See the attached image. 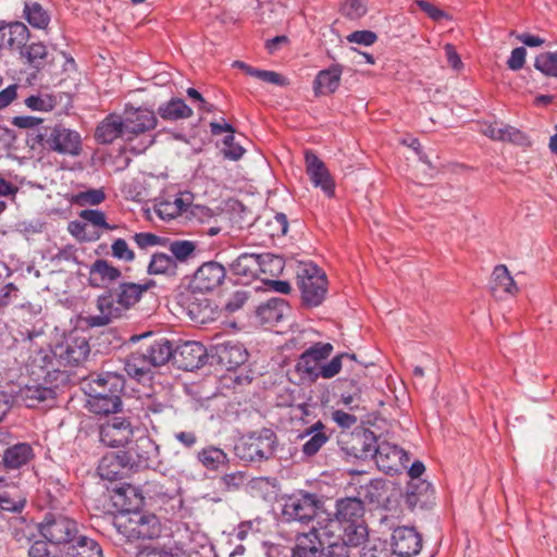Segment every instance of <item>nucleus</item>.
Here are the masks:
<instances>
[{
    "label": "nucleus",
    "mask_w": 557,
    "mask_h": 557,
    "mask_svg": "<svg viewBox=\"0 0 557 557\" xmlns=\"http://www.w3.org/2000/svg\"><path fill=\"white\" fill-rule=\"evenodd\" d=\"M124 371L129 379L143 385L151 383L154 376L153 367L139 346L125 357Z\"/></svg>",
    "instance_id": "obj_27"
},
{
    "label": "nucleus",
    "mask_w": 557,
    "mask_h": 557,
    "mask_svg": "<svg viewBox=\"0 0 557 557\" xmlns=\"http://www.w3.org/2000/svg\"><path fill=\"white\" fill-rule=\"evenodd\" d=\"M177 267L175 259L171 255L164 252H154L151 256L150 262L147 268V272L150 275L159 274H176Z\"/></svg>",
    "instance_id": "obj_48"
},
{
    "label": "nucleus",
    "mask_w": 557,
    "mask_h": 557,
    "mask_svg": "<svg viewBox=\"0 0 557 557\" xmlns=\"http://www.w3.org/2000/svg\"><path fill=\"white\" fill-rule=\"evenodd\" d=\"M26 144L32 150L38 152L78 156L82 151L79 133L61 123L41 125L36 129L28 131Z\"/></svg>",
    "instance_id": "obj_4"
},
{
    "label": "nucleus",
    "mask_w": 557,
    "mask_h": 557,
    "mask_svg": "<svg viewBox=\"0 0 557 557\" xmlns=\"http://www.w3.org/2000/svg\"><path fill=\"white\" fill-rule=\"evenodd\" d=\"M88 391H101V394L122 395L125 389V377L123 374L113 371H102L89 375L87 383Z\"/></svg>",
    "instance_id": "obj_29"
},
{
    "label": "nucleus",
    "mask_w": 557,
    "mask_h": 557,
    "mask_svg": "<svg viewBox=\"0 0 557 557\" xmlns=\"http://www.w3.org/2000/svg\"><path fill=\"white\" fill-rule=\"evenodd\" d=\"M169 251L173 259H175V264L185 263L189 260L194 259L198 251L197 243L187 239H175L169 243Z\"/></svg>",
    "instance_id": "obj_47"
},
{
    "label": "nucleus",
    "mask_w": 557,
    "mask_h": 557,
    "mask_svg": "<svg viewBox=\"0 0 557 557\" xmlns=\"http://www.w3.org/2000/svg\"><path fill=\"white\" fill-rule=\"evenodd\" d=\"M331 435L332 431H330L321 420H318L311 426L306 429L301 435V437L310 436V438L302 445V454L307 457H313L331 438Z\"/></svg>",
    "instance_id": "obj_39"
},
{
    "label": "nucleus",
    "mask_w": 557,
    "mask_h": 557,
    "mask_svg": "<svg viewBox=\"0 0 557 557\" xmlns=\"http://www.w3.org/2000/svg\"><path fill=\"white\" fill-rule=\"evenodd\" d=\"M282 517L286 522L308 525L313 522L324 507V500L315 493L297 490L282 497Z\"/></svg>",
    "instance_id": "obj_9"
},
{
    "label": "nucleus",
    "mask_w": 557,
    "mask_h": 557,
    "mask_svg": "<svg viewBox=\"0 0 557 557\" xmlns=\"http://www.w3.org/2000/svg\"><path fill=\"white\" fill-rule=\"evenodd\" d=\"M364 503L359 497H341L335 502V511L319 518L317 525L325 536L341 534L355 545H362L369 536Z\"/></svg>",
    "instance_id": "obj_1"
},
{
    "label": "nucleus",
    "mask_w": 557,
    "mask_h": 557,
    "mask_svg": "<svg viewBox=\"0 0 557 557\" xmlns=\"http://www.w3.org/2000/svg\"><path fill=\"white\" fill-rule=\"evenodd\" d=\"M331 343L317 342L307 348L297 359L295 371L299 380L305 383H314L320 377V367L333 352Z\"/></svg>",
    "instance_id": "obj_14"
},
{
    "label": "nucleus",
    "mask_w": 557,
    "mask_h": 557,
    "mask_svg": "<svg viewBox=\"0 0 557 557\" xmlns=\"http://www.w3.org/2000/svg\"><path fill=\"white\" fill-rule=\"evenodd\" d=\"M391 547L398 557L416 556L422 548V535L414 527H397L392 532Z\"/></svg>",
    "instance_id": "obj_24"
},
{
    "label": "nucleus",
    "mask_w": 557,
    "mask_h": 557,
    "mask_svg": "<svg viewBox=\"0 0 557 557\" xmlns=\"http://www.w3.org/2000/svg\"><path fill=\"white\" fill-rule=\"evenodd\" d=\"M278 441L276 433L270 428L243 435L234 446L237 458L244 462H262L272 458Z\"/></svg>",
    "instance_id": "obj_8"
},
{
    "label": "nucleus",
    "mask_w": 557,
    "mask_h": 557,
    "mask_svg": "<svg viewBox=\"0 0 557 557\" xmlns=\"http://www.w3.org/2000/svg\"><path fill=\"white\" fill-rule=\"evenodd\" d=\"M161 523L156 515L134 511L124 524V534L127 537L152 540L159 537Z\"/></svg>",
    "instance_id": "obj_25"
},
{
    "label": "nucleus",
    "mask_w": 557,
    "mask_h": 557,
    "mask_svg": "<svg viewBox=\"0 0 557 557\" xmlns=\"http://www.w3.org/2000/svg\"><path fill=\"white\" fill-rule=\"evenodd\" d=\"M414 4L434 22L451 18L446 11L428 0H414Z\"/></svg>",
    "instance_id": "obj_60"
},
{
    "label": "nucleus",
    "mask_w": 557,
    "mask_h": 557,
    "mask_svg": "<svg viewBox=\"0 0 557 557\" xmlns=\"http://www.w3.org/2000/svg\"><path fill=\"white\" fill-rule=\"evenodd\" d=\"M372 459L375 460L379 470L394 475L407 469L409 454L396 444L376 440Z\"/></svg>",
    "instance_id": "obj_17"
},
{
    "label": "nucleus",
    "mask_w": 557,
    "mask_h": 557,
    "mask_svg": "<svg viewBox=\"0 0 557 557\" xmlns=\"http://www.w3.org/2000/svg\"><path fill=\"white\" fill-rule=\"evenodd\" d=\"M290 311L287 300L273 297L257 307L256 313L264 324L275 325Z\"/></svg>",
    "instance_id": "obj_37"
},
{
    "label": "nucleus",
    "mask_w": 557,
    "mask_h": 557,
    "mask_svg": "<svg viewBox=\"0 0 557 557\" xmlns=\"http://www.w3.org/2000/svg\"><path fill=\"white\" fill-rule=\"evenodd\" d=\"M209 358V349L201 343L188 341L173 347V364L183 371L201 368Z\"/></svg>",
    "instance_id": "obj_20"
},
{
    "label": "nucleus",
    "mask_w": 557,
    "mask_h": 557,
    "mask_svg": "<svg viewBox=\"0 0 557 557\" xmlns=\"http://www.w3.org/2000/svg\"><path fill=\"white\" fill-rule=\"evenodd\" d=\"M406 504L409 509H429L435 504V491L430 482L409 481L406 491Z\"/></svg>",
    "instance_id": "obj_28"
},
{
    "label": "nucleus",
    "mask_w": 557,
    "mask_h": 557,
    "mask_svg": "<svg viewBox=\"0 0 557 557\" xmlns=\"http://www.w3.org/2000/svg\"><path fill=\"white\" fill-rule=\"evenodd\" d=\"M198 462L208 471H219L230 462L227 454L220 447L208 445L197 453Z\"/></svg>",
    "instance_id": "obj_42"
},
{
    "label": "nucleus",
    "mask_w": 557,
    "mask_h": 557,
    "mask_svg": "<svg viewBox=\"0 0 557 557\" xmlns=\"http://www.w3.org/2000/svg\"><path fill=\"white\" fill-rule=\"evenodd\" d=\"M354 376L341 377L336 381L335 389L342 403L350 408H358L362 403V396L368 386L360 373L364 374L363 367L358 363L354 370Z\"/></svg>",
    "instance_id": "obj_22"
},
{
    "label": "nucleus",
    "mask_w": 557,
    "mask_h": 557,
    "mask_svg": "<svg viewBox=\"0 0 557 557\" xmlns=\"http://www.w3.org/2000/svg\"><path fill=\"white\" fill-rule=\"evenodd\" d=\"M25 104L33 111L49 112L54 109L55 100L53 97L46 95H32L25 99Z\"/></svg>",
    "instance_id": "obj_59"
},
{
    "label": "nucleus",
    "mask_w": 557,
    "mask_h": 557,
    "mask_svg": "<svg viewBox=\"0 0 557 557\" xmlns=\"http://www.w3.org/2000/svg\"><path fill=\"white\" fill-rule=\"evenodd\" d=\"M323 543L322 557H352L351 548L359 545L351 544L345 536L336 534L335 536H322Z\"/></svg>",
    "instance_id": "obj_43"
},
{
    "label": "nucleus",
    "mask_w": 557,
    "mask_h": 557,
    "mask_svg": "<svg viewBox=\"0 0 557 557\" xmlns=\"http://www.w3.org/2000/svg\"><path fill=\"white\" fill-rule=\"evenodd\" d=\"M133 239L141 249L157 245H164L165 242L169 240L168 238L161 237L157 234L149 232L135 233Z\"/></svg>",
    "instance_id": "obj_63"
},
{
    "label": "nucleus",
    "mask_w": 557,
    "mask_h": 557,
    "mask_svg": "<svg viewBox=\"0 0 557 557\" xmlns=\"http://www.w3.org/2000/svg\"><path fill=\"white\" fill-rule=\"evenodd\" d=\"M295 280L302 308L313 309L323 304L329 292V280L323 269L312 261H298Z\"/></svg>",
    "instance_id": "obj_7"
},
{
    "label": "nucleus",
    "mask_w": 557,
    "mask_h": 557,
    "mask_svg": "<svg viewBox=\"0 0 557 557\" xmlns=\"http://www.w3.org/2000/svg\"><path fill=\"white\" fill-rule=\"evenodd\" d=\"M123 456V451L109 453L104 455L99 461L97 468L98 474L103 480L108 481H116L122 479L124 470L128 469V463H126Z\"/></svg>",
    "instance_id": "obj_38"
},
{
    "label": "nucleus",
    "mask_w": 557,
    "mask_h": 557,
    "mask_svg": "<svg viewBox=\"0 0 557 557\" xmlns=\"http://www.w3.org/2000/svg\"><path fill=\"white\" fill-rule=\"evenodd\" d=\"M9 38L7 45L11 50L20 52L30 38L28 27L20 21L7 22Z\"/></svg>",
    "instance_id": "obj_46"
},
{
    "label": "nucleus",
    "mask_w": 557,
    "mask_h": 557,
    "mask_svg": "<svg viewBox=\"0 0 557 557\" xmlns=\"http://www.w3.org/2000/svg\"><path fill=\"white\" fill-rule=\"evenodd\" d=\"M62 557H103L101 545L81 532L61 552Z\"/></svg>",
    "instance_id": "obj_36"
},
{
    "label": "nucleus",
    "mask_w": 557,
    "mask_h": 557,
    "mask_svg": "<svg viewBox=\"0 0 557 557\" xmlns=\"http://www.w3.org/2000/svg\"><path fill=\"white\" fill-rule=\"evenodd\" d=\"M104 199L106 194L102 189H88L74 195L72 201L78 206H97Z\"/></svg>",
    "instance_id": "obj_58"
},
{
    "label": "nucleus",
    "mask_w": 557,
    "mask_h": 557,
    "mask_svg": "<svg viewBox=\"0 0 557 557\" xmlns=\"http://www.w3.org/2000/svg\"><path fill=\"white\" fill-rule=\"evenodd\" d=\"M26 497L22 494L12 496L9 492L0 494V511L21 513L26 506Z\"/></svg>",
    "instance_id": "obj_55"
},
{
    "label": "nucleus",
    "mask_w": 557,
    "mask_h": 557,
    "mask_svg": "<svg viewBox=\"0 0 557 557\" xmlns=\"http://www.w3.org/2000/svg\"><path fill=\"white\" fill-rule=\"evenodd\" d=\"M134 428L128 418L113 416L100 425L99 437L108 447H121L129 443Z\"/></svg>",
    "instance_id": "obj_21"
},
{
    "label": "nucleus",
    "mask_w": 557,
    "mask_h": 557,
    "mask_svg": "<svg viewBox=\"0 0 557 557\" xmlns=\"http://www.w3.org/2000/svg\"><path fill=\"white\" fill-rule=\"evenodd\" d=\"M231 273L243 284H248L260 275L259 255L242 253L230 263Z\"/></svg>",
    "instance_id": "obj_35"
},
{
    "label": "nucleus",
    "mask_w": 557,
    "mask_h": 557,
    "mask_svg": "<svg viewBox=\"0 0 557 557\" xmlns=\"http://www.w3.org/2000/svg\"><path fill=\"white\" fill-rule=\"evenodd\" d=\"M79 216L95 227L108 231L116 228V225H111L107 222L104 212L97 209H85L81 211Z\"/></svg>",
    "instance_id": "obj_57"
},
{
    "label": "nucleus",
    "mask_w": 557,
    "mask_h": 557,
    "mask_svg": "<svg viewBox=\"0 0 557 557\" xmlns=\"http://www.w3.org/2000/svg\"><path fill=\"white\" fill-rule=\"evenodd\" d=\"M343 74V65L333 63L330 67L321 70L313 81V91L315 97L329 96L334 94L339 85Z\"/></svg>",
    "instance_id": "obj_33"
},
{
    "label": "nucleus",
    "mask_w": 557,
    "mask_h": 557,
    "mask_svg": "<svg viewBox=\"0 0 557 557\" xmlns=\"http://www.w3.org/2000/svg\"><path fill=\"white\" fill-rule=\"evenodd\" d=\"M221 121L222 122H211L210 132L213 136L221 135L222 133H227L226 136L223 138V156L228 160L237 161L245 153V149L239 144L235 143V127L231 123L225 122L224 119H221Z\"/></svg>",
    "instance_id": "obj_34"
},
{
    "label": "nucleus",
    "mask_w": 557,
    "mask_h": 557,
    "mask_svg": "<svg viewBox=\"0 0 557 557\" xmlns=\"http://www.w3.org/2000/svg\"><path fill=\"white\" fill-rule=\"evenodd\" d=\"M23 17L37 29H47L51 20L50 13L39 2L30 0L24 2Z\"/></svg>",
    "instance_id": "obj_45"
},
{
    "label": "nucleus",
    "mask_w": 557,
    "mask_h": 557,
    "mask_svg": "<svg viewBox=\"0 0 557 557\" xmlns=\"http://www.w3.org/2000/svg\"><path fill=\"white\" fill-rule=\"evenodd\" d=\"M339 12L348 20H360L368 12L367 0H343L339 4Z\"/></svg>",
    "instance_id": "obj_52"
},
{
    "label": "nucleus",
    "mask_w": 557,
    "mask_h": 557,
    "mask_svg": "<svg viewBox=\"0 0 557 557\" xmlns=\"http://www.w3.org/2000/svg\"><path fill=\"white\" fill-rule=\"evenodd\" d=\"M133 344H138L145 352L153 369L173 361V344L164 337H157L152 332L133 335L129 338Z\"/></svg>",
    "instance_id": "obj_18"
},
{
    "label": "nucleus",
    "mask_w": 557,
    "mask_h": 557,
    "mask_svg": "<svg viewBox=\"0 0 557 557\" xmlns=\"http://www.w3.org/2000/svg\"><path fill=\"white\" fill-rule=\"evenodd\" d=\"M112 257L124 262H132L135 260V252L128 247V244L123 238H116L111 245Z\"/></svg>",
    "instance_id": "obj_61"
},
{
    "label": "nucleus",
    "mask_w": 557,
    "mask_h": 557,
    "mask_svg": "<svg viewBox=\"0 0 557 557\" xmlns=\"http://www.w3.org/2000/svg\"><path fill=\"white\" fill-rule=\"evenodd\" d=\"M154 212L157 215L164 220V221H171L173 219H176L178 215V210H176L171 201V198H164L160 201H158L154 205Z\"/></svg>",
    "instance_id": "obj_64"
},
{
    "label": "nucleus",
    "mask_w": 557,
    "mask_h": 557,
    "mask_svg": "<svg viewBox=\"0 0 557 557\" xmlns=\"http://www.w3.org/2000/svg\"><path fill=\"white\" fill-rule=\"evenodd\" d=\"M44 493L50 510H59L64 504L66 488L59 480L49 478L45 482Z\"/></svg>",
    "instance_id": "obj_49"
},
{
    "label": "nucleus",
    "mask_w": 557,
    "mask_h": 557,
    "mask_svg": "<svg viewBox=\"0 0 557 557\" xmlns=\"http://www.w3.org/2000/svg\"><path fill=\"white\" fill-rule=\"evenodd\" d=\"M343 359H349L351 361H356V355L343 352V354L336 355L326 363L322 362V367H320V370H319L320 377L332 379L335 375H337L342 370Z\"/></svg>",
    "instance_id": "obj_53"
},
{
    "label": "nucleus",
    "mask_w": 557,
    "mask_h": 557,
    "mask_svg": "<svg viewBox=\"0 0 557 557\" xmlns=\"http://www.w3.org/2000/svg\"><path fill=\"white\" fill-rule=\"evenodd\" d=\"M534 67L546 76L557 77V52H542L534 60Z\"/></svg>",
    "instance_id": "obj_54"
},
{
    "label": "nucleus",
    "mask_w": 557,
    "mask_h": 557,
    "mask_svg": "<svg viewBox=\"0 0 557 557\" xmlns=\"http://www.w3.org/2000/svg\"><path fill=\"white\" fill-rule=\"evenodd\" d=\"M246 347L238 341H223L210 345V364H216L226 371H234L248 360Z\"/></svg>",
    "instance_id": "obj_15"
},
{
    "label": "nucleus",
    "mask_w": 557,
    "mask_h": 557,
    "mask_svg": "<svg viewBox=\"0 0 557 557\" xmlns=\"http://www.w3.org/2000/svg\"><path fill=\"white\" fill-rule=\"evenodd\" d=\"M156 286L151 278L144 283L120 282L116 289L109 290L107 295H98L96 307L99 314L88 315L85 323L88 327H101L109 325L114 319L123 314L138 304L145 292Z\"/></svg>",
    "instance_id": "obj_2"
},
{
    "label": "nucleus",
    "mask_w": 557,
    "mask_h": 557,
    "mask_svg": "<svg viewBox=\"0 0 557 557\" xmlns=\"http://www.w3.org/2000/svg\"><path fill=\"white\" fill-rule=\"evenodd\" d=\"M29 373H32V367L29 368ZM30 376L36 384L25 385L21 389L23 399L27 401V407H36L40 403L55 398L57 393L54 387L51 386L53 383H45L42 379L37 381L36 375L33 374Z\"/></svg>",
    "instance_id": "obj_40"
},
{
    "label": "nucleus",
    "mask_w": 557,
    "mask_h": 557,
    "mask_svg": "<svg viewBox=\"0 0 557 557\" xmlns=\"http://www.w3.org/2000/svg\"><path fill=\"white\" fill-rule=\"evenodd\" d=\"M145 492L148 495L152 506L163 513L168 520L182 517L183 496L177 483L164 480L163 482H148L145 485Z\"/></svg>",
    "instance_id": "obj_11"
},
{
    "label": "nucleus",
    "mask_w": 557,
    "mask_h": 557,
    "mask_svg": "<svg viewBox=\"0 0 557 557\" xmlns=\"http://www.w3.org/2000/svg\"><path fill=\"white\" fill-rule=\"evenodd\" d=\"M376 435L368 428L357 426L352 431L343 430L337 435V445L346 462H362L372 459Z\"/></svg>",
    "instance_id": "obj_10"
},
{
    "label": "nucleus",
    "mask_w": 557,
    "mask_h": 557,
    "mask_svg": "<svg viewBox=\"0 0 557 557\" xmlns=\"http://www.w3.org/2000/svg\"><path fill=\"white\" fill-rule=\"evenodd\" d=\"M154 112L156 115L166 122L186 120L191 117L194 114L193 109L184 99L178 97H172L170 100L162 102Z\"/></svg>",
    "instance_id": "obj_41"
},
{
    "label": "nucleus",
    "mask_w": 557,
    "mask_h": 557,
    "mask_svg": "<svg viewBox=\"0 0 557 557\" xmlns=\"http://www.w3.org/2000/svg\"><path fill=\"white\" fill-rule=\"evenodd\" d=\"M122 119L126 144L132 145L133 141L139 139L137 145L129 147L132 152L143 153L154 144L156 135L152 132L158 125V117L152 109L127 103Z\"/></svg>",
    "instance_id": "obj_5"
},
{
    "label": "nucleus",
    "mask_w": 557,
    "mask_h": 557,
    "mask_svg": "<svg viewBox=\"0 0 557 557\" xmlns=\"http://www.w3.org/2000/svg\"><path fill=\"white\" fill-rule=\"evenodd\" d=\"M490 292L496 299H504L508 296H515L519 288L505 264H497L491 276Z\"/></svg>",
    "instance_id": "obj_31"
},
{
    "label": "nucleus",
    "mask_w": 557,
    "mask_h": 557,
    "mask_svg": "<svg viewBox=\"0 0 557 557\" xmlns=\"http://www.w3.org/2000/svg\"><path fill=\"white\" fill-rule=\"evenodd\" d=\"M40 535L50 544L64 549L79 533L78 523L58 510H49L38 523Z\"/></svg>",
    "instance_id": "obj_12"
},
{
    "label": "nucleus",
    "mask_w": 557,
    "mask_h": 557,
    "mask_svg": "<svg viewBox=\"0 0 557 557\" xmlns=\"http://www.w3.org/2000/svg\"><path fill=\"white\" fill-rule=\"evenodd\" d=\"M265 233L269 237H282L288 230V220L285 213H276L265 223Z\"/></svg>",
    "instance_id": "obj_56"
},
{
    "label": "nucleus",
    "mask_w": 557,
    "mask_h": 557,
    "mask_svg": "<svg viewBox=\"0 0 557 557\" xmlns=\"http://www.w3.org/2000/svg\"><path fill=\"white\" fill-rule=\"evenodd\" d=\"M86 228H87V223H83L79 221H72L69 224V232L73 236L79 238L81 240L94 242V240H97L100 238V236L102 234L101 232L94 231L91 234H87Z\"/></svg>",
    "instance_id": "obj_62"
},
{
    "label": "nucleus",
    "mask_w": 557,
    "mask_h": 557,
    "mask_svg": "<svg viewBox=\"0 0 557 557\" xmlns=\"http://www.w3.org/2000/svg\"><path fill=\"white\" fill-rule=\"evenodd\" d=\"M87 409L98 416L117 413L122 409V395L101 394V391H87Z\"/></svg>",
    "instance_id": "obj_32"
},
{
    "label": "nucleus",
    "mask_w": 557,
    "mask_h": 557,
    "mask_svg": "<svg viewBox=\"0 0 557 557\" xmlns=\"http://www.w3.org/2000/svg\"><path fill=\"white\" fill-rule=\"evenodd\" d=\"M123 453L128 469L154 468L159 463V446L148 434L136 437Z\"/></svg>",
    "instance_id": "obj_16"
},
{
    "label": "nucleus",
    "mask_w": 557,
    "mask_h": 557,
    "mask_svg": "<svg viewBox=\"0 0 557 557\" xmlns=\"http://www.w3.org/2000/svg\"><path fill=\"white\" fill-rule=\"evenodd\" d=\"M20 58L36 70H41L47 64L48 49L42 41H33L18 52Z\"/></svg>",
    "instance_id": "obj_44"
},
{
    "label": "nucleus",
    "mask_w": 557,
    "mask_h": 557,
    "mask_svg": "<svg viewBox=\"0 0 557 557\" xmlns=\"http://www.w3.org/2000/svg\"><path fill=\"white\" fill-rule=\"evenodd\" d=\"M35 457L29 443L18 442L10 445L0 438V473L4 482L12 476H18Z\"/></svg>",
    "instance_id": "obj_13"
},
{
    "label": "nucleus",
    "mask_w": 557,
    "mask_h": 557,
    "mask_svg": "<svg viewBox=\"0 0 557 557\" xmlns=\"http://www.w3.org/2000/svg\"><path fill=\"white\" fill-rule=\"evenodd\" d=\"M123 278L122 271L107 259H96L89 267L88 285L91 288H102L100 295H107L109 290L116 289Z\"/></svg>",
    "instance_id": "obj_19"
},
{
    "label": "nucleus",
    "mask_w": 557,
    "mask_h": 557,
    "mask_svg": "<svg viewBox=\"0 0 557 557\" xmlns=\"http://www.w3.org/2000/svg\"><path fill=\"white\" fill-rule=\"evenodd\" d=\"M495 141H508L519 146H530L529 136L510 125H498Z\"/></svg>",
    "instance_id": "obj_51"
},
{
    "label": "nucleus",
    "mask_w": 557,
    "mask_h": 557,
    "mask_svg": "<svg viewBox=\"0 0 557 557\" xmlns=\"http://www.w3.org/2000/svg\"><path fill=\"white\" fill-rule=\"evenodd\" d=\"M260 274H264L271 277H277L282 274L285 260L278 255L271 252L259 255Z\"/></svg>",
    "instance_id": "obj_50"
},
{
    "label": "nucleus",
    "mask_w": 557,
    "mask_h": 557,
    "mask_svg": "<svg viewBox=\"0 0 557 557\" xmlns=\"http://www.w3.org/2000/svg\"><path fill=\"white\" fill-rule=\"evenodd\" d=\"M89 352V343L84 336L70 335L54 347L52 355L46 354L32 362V374L37 381L42 379L45 383H54L62 374L60 367H77Z\"/></svg>",
    "instance_id": "obj_3"
},
{
    "label": "nucleus",
    "mask_w": 557,
    "mask_h": 557,
    "mask_svg": "<svg viewBox=\"0 0 557 557\" xmlns=\"http://www.w3.org/2000/svg\"><path fill=\"white\" fill-rule=\"evenodd\" d=\"M94 138L100 145H110L116 138H121L126 143L122 115L114 112L109 113L97 125L94 133Z\"/></svg>",
    "instance_id": "obj_30"
},
{
    "label": "nucleus",
    "mask_w": 557,
    "mask_h": 557,
    "mask_svg": "<svg viewBox=\"0 0 557 557\" xmlns=\"http://www.w3.org/2000/svg\"><path fill=\"white\" fill-rule=\"evenodd\" d=\"M306 173L314 187H320L329 198L335 196V181L325 163L310 149L305 151Z\"/></svg>",
    "instance_id": "obj_23"
},
{
    "label": "nucleus",
    "mask_w": 557,
    "mask_h": 557,
    "mask_svg": "<svg viewBox=\"0 0 557 557\" xmlns=\"http://www.w3.org/2000/svg\"><path fill=\"white\" fill-rule=\"evenodd\" d=\"M226 276L225 268L216 261L203 262L193 274L186 290L177 295V302L187 310L191 319L200 312L196 293H208L219 287Z\"/></svg>",
    "instance_id": "obj_6"
},
{
    "label": "nucleus",
    "mask_w": 557,
    "mask_h": 557,
    "mask_svg": "<svg viewBox=\"0 0 557 557\" xmlns=\"http://www.w3.org/2000/svg\"><path fill=\"white\" fill-rule=\"evenodd\" d=\"M323 535V531L319 530L317 524L306 532H298L295 535L290 557H322L324 550L321 540Z\"/></svg>",
    "instance_id": "obj_26"
}]
</instances>
